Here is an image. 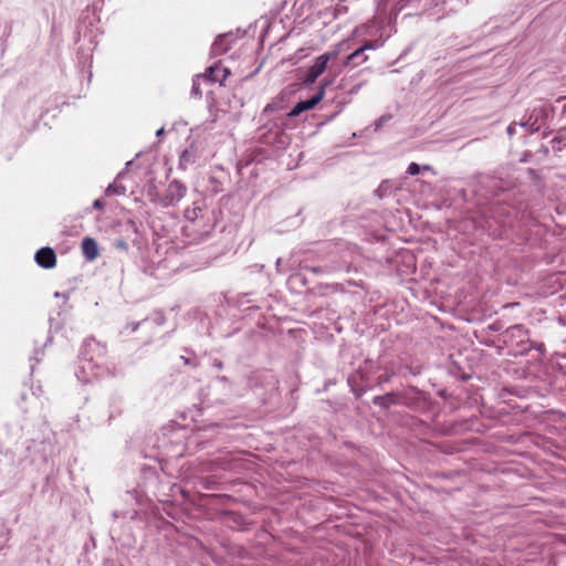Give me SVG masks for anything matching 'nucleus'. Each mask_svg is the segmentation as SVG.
I'll use <instances>...</instances> for the list:
<instances>
[{"instance_id":"nucleus-1","label":"nucleus","mask_w":566,"mask_h":566,"mask_svg":"<svg viewBox=\"0 0 566 566\" xmlns=\"http://www.w3.org/2000/svg\"><path fill=\"white\" fill-rule=\"evenodd\" d=\"M338 51L326 52L315 59L314 64L308 69L303 81L305 85H311L325 72L331 60L336 59Z\"/></svg>"},{"instance_id":"nucleus-2","label":"nucleus","mask_w":566,"mask_h":566,"mask_svg":"<svg viewBox=\"0 0 566 566\" xmlns=\"http://www.w3.org/2000/svg\"><path fill=\"white\" fill-rule=\"evenodd\" d=\"M186 186L178 180H174L168 185L165 195L160 199V203L164 207L175 206L186 196Z\"/></svg>"},{"instance_id":"nucleus-3","label":"nucleus","mask_w":566,"mask_h":566,"mask_svg":"<svg viewBox=\"0 0 566 566\" xmlns=\"http://www.w3.org/2000/svg\"><path fill=\"white\" fill-rule=\"evenodd\" d=\"M327 85H328V83H323L319 86L317 93L313 97H311L307 101L298 102L292 108V111L290 112L289 115L292 116V117H295V116H298L301 113H303L305 111L313 109L323 99Z\"/></svg>"},{"instance_id":"nucleus-4","label":"nucleus","mask_w":566,"mask_h":566,"mask_svg":"<svg viewBox=\"0 0 566 566\" xmlns=\"http://www.w3.org/2000/svg\"><path fill=\"white\" fill-rule=\"evenodd\" d=\"M36 264L43 269H53L56 265V254L52 248L44 247L34 255Z\"/></svg>"},{"instance_id":"nucleus-5","label":"nucleus","mask_w":566,"mask_h":566,"mask_svg":"<svg viewBox=\"0 0 566 566\" xmlns=\"http://www.w3.org/2000/svg\"><path fill=\"white\" fill-rule=\"evenodd\" d=\"M229 75V69L223 67L220 64H214L206 70L203 77H206L210 82H220L222 84L228 78Z\"/></svg>"},{"instance_id":"nucleus-6","label":"nucleus","mask_w":566,"mask_h":566,"mask_svg":"<svg viewBox=\"0 0 566 566\" xmlns=\"http://www.w3.org/2000/svg\"><path fill=\"white\" fill-rule=\"evenodd\" d=\"M82 252L87 260H95L98 255V248L96 241L93 238H85L82 241Z\"/></svg>"},{"instance_id":"nucleus-7","label":"nucleus","mask_w":566,"mask_h":566,"mask_svg":"<svg viewBox=\"0 0 566 566\" xmlns=\"http://www.w3.org/2000/svg\"><path fill=\"white\" fill-rule=\"evenodd\" d=\"M373 402L381 408H388L391 405H396L398 402V396L394 392H388L382 396L374 397Z\"/></svg>"},{"instance_id":"nucleus-8","label":"nucleus","mask_w":566,"mask_h":566,"mask_svg":"<svg viewBox=\"0 0 566 566\" xmlns=\"http://www.w3.org/2000/svg\"><path fill=\"white\" fill-rule=\"evenodd\" d=\"M201 212V207L193 203L192 207H189L185 210V218L189 221H195L198 219Z\"/></svg>"},{"instance_id":"nucleus-9","label":"nucleus","mask_w":566,"mask_h":566,"mask_svg":"<svg viewBox=\"0 0 566 566\" xmlns=\"http://www.w3.org/2000/svg\"><path fill=\"white\" fill-rule=\"evenodd\" d=\"M84 347L86 352H101L105 349V346L95 340L94 338H87L84 343Z\"/></svg>"},{"instance_id":"nucleus-10","label":"nucleus","mask_w":566,"mask_h":566,"mask_svg":"<svg viewBox=\"0 0 566 566\" xmlns=\"http://www.w3.org/2000/svg\"><path fill=\"white\" fill-rule=\"evenodd\" d=\"M364 52V49L358 48L352 54L347 56L346 65H349L356 57L360 56Z\"/></svg>"},{"instance_id":"nucleus-11","label":"nucleus","mask_w":566,"mask_h":566,"mask_svg":"<svg viewBox=\"0 0 566 566\" xmlns=\"http://www.w3.org/2000/svg\"><path fill=\"white\" fill-rule=\"evenodd\" d=\"M421 170V167L416 164V163H411L409 166H408V169H407V172L411 176H415V175H418Z\"/></svg>"},{"instance_id":"nucleus-12","label":"nucleus","mask_w":566,"mask_h":566,"mask_svg":"<svg viewBox=\"0 0 566 566\" xmlns=\"http://www.w3.org/2000/svg\"><path fill=\"white\" fill-rule=\"evenodd\" d=\"M115 247H116L117 249H120V250H124V251H126V250L128 249V244H127V242H126V241H124V240H117V241L115 242Z\"/></svg>"},{"instance_id":"nucleus-13","label":"nucleus","mask_w":566,"mask_h":566,"mask_svg":"<svg viewBox=\"0 0 566 566\" xmlns=\"http://www.w3.org/2000/svg\"><path fill=\"white\" fill-rule=\"evenodd\" d=\"M374 48H375V45H374V43H373L371 41H366V42L360 46V49H364V51H366V50H371V49H374Z\"/></svg>"},{"instance_id":"nucleus-14","label":"nucleus","mask_w":566,"mask_h":566,"mask_svg":"<svg viewBox=\"0 0 566 566\" xmlns=\"http://www.w3.org/2000/svg\"><path fill=\"white\" fill-rule=\"evenodd\" d=\"M421 169H423V170H431L432 168L429 165H424V166L421 167Z\"/></svg>"},{"instance_id":"nucleus-15","label":"nucleus","mask_w":566,"mask_h":566,"mask_svg":"<svg viewBox=\"0 0 566 566\" xmlns=\"http://www.w3.org/2000/svg\"><path fill=\"white\" fill-rule=\"evenodd\" d=\"M184 359H185V364H190V359L189 358H186L185 356H181Z\"/></svg>"},{"instance_id":"nucleus-16","label":"nucleus","mask_w":566,"mask_h":566,"mask_svg":"<svg viewBox=\"0 0 566 566\" xmlns=\"http://www.w3.org/2000/svg\"><path fill=\"white\" fill-rule=\"evenodd\" d=\"M94 206H95V207H101L99 200H96V201L94 202Z\"/></svg>"},{"instance_id":"nucleus-17","label":"nucleus","mask_w":566,"mask_h":566,"mask_svg":"<svg viewBox=\"0 0 566 566\" xmlns=\"http://www.w3.org/2000/svg\"><path fill=\"white\" fill-rule=\"evenodd\" d=\"M311 271L314 272V273H318L319 272V270L316 269V268L311 269Z\"/></svg>"},{"instance_id":"nucleus-18","label":"nucleus","mask_w":566,"mask_h":566,"mask_svg":"<svg viewBox=\"0 0 566 566\" xmlns=\"http://www.w3.org/2000/svg\"><path fill=\"white\" fill-rule=\"evenodd\" d=\"M537 350H539V352L544 350L543 345H541V346L537 348Z\"/></svg>"},{"instance_id":"nucleus-19","label":"nucleus","mask_w":566,"mask_h":566,"mask_svg":"<svg viewBox=\"0 0 566 566\" xmlns=\"http://www.w3.org/2000/svg\"><path fill=\"white\" fill-rule=\"evenodd\" d=\"M385 1H386V0H380V3H379V4H384V6H385Z\"/></svg>"}]
</instances>
